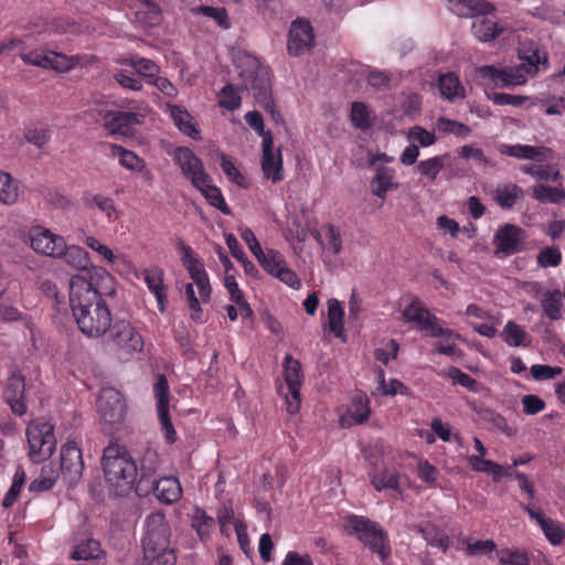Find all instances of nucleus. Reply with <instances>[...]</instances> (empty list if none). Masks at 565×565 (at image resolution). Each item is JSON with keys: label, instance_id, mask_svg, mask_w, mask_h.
<instances>
[{"label": "nucleus", "instance_id": "obj_41", "mask_svg": "<svg viewBox=\"0 0 565 565\" xmlns=\"http://www.w3.org/2000/svg\"><path fill=\"white\" fill-rule=\"evenodd\" d=\"M541 306L544 315L552 321L562 318L563 295L559 289L547 290L542 299Z\"/></svg>", "mask_w": 565, "mask_h": 565}, {"label": "nucleus", "instance_id": "obj_42", "mask_svg": "<svg viewBox=\"0 0 565 565\" xmlns=\"http://www.w3.org/2000/svg\"><path fill=\"white\" fill-rule=\"evenodd\" d=\"M532 196L543 204H559L565 201V189L563 188V184H557V186H550L540 183L533 188Z\"/></svg>", "mask_w": 565, "mask_h": 565}, {"label": "nucleus", "instance_id": "obj_23", "mask_svg": "<svg viewBox=\"0 0 565 565\" xmlns=\"http://www.w3.org/2000/svg\"><path fill=\"white\" fill-rule=\"evenodd\" d=\"M313 29L309 21L297 19L291 23L288 33V52L292 55H300L313 45Z\"/></svg>", "mask_w": 565, "mask_h": 565}, {"label": "nucleus", "instance_id": "obj_35", "mask_svg": "<svg viewBox=\"0 0 565 565\" xmlns=\"http://www.w3.org/2000/svg\"><path fill=\"white\" fill-rule=\"evenodd\" d=\"M118 63L132 67L137 74L148 78V81H152L160 73V67L154 61L138 55L122 57Z\"/></svg>", "mask_w": 565, "mask_h": 565}, {"label": "nucleus", "instance_id": "obj_43", "mask_svg": "<svg viewBox=\"0 0 565 565\" xmlns=\"http://www.w3.org/2000/svg\"><path fill=\"white\" fill-rule=\"evenodd\" d=\"M214 519L207 515L206 511L196 507L191 518V526L196 532L202 542H206L214 529Z\"/></svg>", "mask_w": 565, "mask_h": 565}, {"label": "nucleus", "instance_id": "obj_47", "mask_svg": "<svg viewBox=\"0 0 565 565\" xmlns=\"http://www.w3.org/2000/svg\"><path fill=\"white\" fill-rule=\"evenodd\" d=\"M461 544L466 546V555L472 556H489L497 552V544L493 540H477L472 541L470 537H463Z\"/></svg>", "mask_w": 565, "mask_h": 565}, {"label": "nucleus", "instance_id": "obj_27", "mask_svg": "<svg viewBox=\"0 0 565 565\" xmlns=\"http://www.w3.org/2000/svg\"><path fill=\"white\" fill-rule=\"evenodd\" d=\"M521 61L518 68H522V74L527 79L529 76H533L539 72L541 64H547V57L541 52L539 46L534 43H523L518 52Z\"/></svg>", "mask_w": 565, "mask_h": 565}, {"label": "nucleus", "instance_id": "obj_4", "mask_svg": "<svg viewBox=\"0 0 565 565\" xmlns=\"http://www.w3.org/2000/svg\"><path fill=\"white\" fill-rule=\"evenodd\" d=\"M145 525L142 565H175L177 555L169 547L171 531L166 515L153 512L146 518Z\"/></svg>", "mask_w": 565, "mask_h": 565}, {"label": "nucleus", "instance_id": "obj_48", "mask_svg": "<svg viewBox=\"0 0 565 565\" xmlns=\"http://www.w3.org/2000/svg\"><path fill=\"white\" fill-rule=\"evenodd\" d=\"M103 555H105V552L102 550L100 543L95 539H87L81 542L72 553L74 559L83 561L98 559Z\"/></svg>", "mask_w": 565, "mask_h": 565}, {"label": "nucleus", "instance_id": "obj_9", "mask_svg": "<svg viewBox=\"0 0 565 565\" xmlns=\"http://www.w3.org/2000/svg\"><path fill=\"white\" fill-rule=\"evenodd\" d=\"M108 332L110 343L121 355H132L143 349V338L128 320L115 321Z\"/></svg>", "mask_w": 565, "mask_h": 565}, {"label": "nucleus", "instance_id": "obj_2", "mask_svg": "<svg viewBox=\"0 0 565 565\" xmlns=\"http://www.w3.org/2000/svg\"><path fill=\"white\" fill-rule=\"evenodd\" d=\"M234 64L245 89L250 90L257 103L268 113L275 121L281 119L271 95L270 70L256 56L239 51L234 56Z\"/></svg>", "mask_w": 565, "mask_h": 565}, {"label": "nucleus", "instance_id": "obj_33", "mask_svg": "<svg viewBox=\"0 0 565 565\" xmlns=\"http://www.w3.org/2000/svg\"><path fill=\"white\" fill-rule=\"evenodd\" d=\"M493 198L500 207L511 210L524 199V190L515 183H507L495 189Z\"/></svg>", "mask_w": 565, "mask_h": 565}, {"label": "nucleus", "instance_id": "obj_11", "mask_svg": "<svg viewBox=\"0 0 565 565\" xmlns=\"http://www.w3.org/2000/svg\"><path fill=\"white\" fill-rule=\"evenodd\" d=\"M24 49H17L19 56L24 64L33 65L42 68H51L60 73H65L72 70L78 62V56H67L63 53H57L49 50H33L24 52Z\"/></svg>", "mask_w": 565, "mask_h": 565}, {"label": "nucleus", "instance_id": "obj_28", "mask_svg": "<svg viewBox=\"0 0 565 565\" xmlns=\"http://www.w3.org/2000/svg\"><path fill=\"white\" fill-rule=\"evenodd\" d=\"M110 154L115 158H118L119 164L125 169L141 173L142 178L147 181L152 180V172L147 168L145 160L137 156L134 151L128 150L122 146L111 143Z\"/></svg>", "mask_w": 565, "mask_h": 565}, {"label": "nucleus", "instance_id": "obj_37", "mask_svg": "<svg viewBox=\"0 0 565 565\" xmlns=\"http://www.w3.org/2000/svg\"><path fill=\"white\" fill-rule=\"evenodd\" d=\"M262 171L266 179L273 183H278L284 179L282 154L277 149L276 153L263 154L260 160Z\"/></svg>", "mask_w": 565, "mask_h": 565}, {"label": "nucleus", "instance_id": "obj_5", "mask_svg": "<svg viewBox=\"0 0 565 565\" xmlns=\"http://www.w3.org/2000/svg\"><path fill=\"white\" fill-rule=\"evenodd\" d=\"M449 9L459 17H473L471 30L473 35L481 42L494 40L503 32V28L497 22L484 17L494 11V6L486 0H446Z\"/></svg>", "mask_w": 565, "mask_h": 565}, {"label": "nucleus", "instance_id": "obj_62", "mask_svg": "<svg viewBox=\"0 0 565 565\" xmlns=\"http://www.w3.org/2000/svg\"><path fill=\"white\" fill-rule=\"evenodd\" d=\"M537 264L543 267H556L562 263V253L558 247H545L536 257Z\"/></svg>", "mask_w": 565, "mask_h": 565}, {"label": "nucleus", "instance_id": "obj_16", "mask_svg": "<svg viewBox=\"0 0 565 565\" xmlns=\"http://www.w3.org/2000/svg\"><path fill=\"white\" fill-rule=\"evenodd\" d=\"M30 247L38 254L49 257H60L64 246V237L54 234L46 227L36 225L29 230Z\"/></svg>", "mask_w": 565, "mask_h": 565}, {"label": "nucleus", "instance_id": "obj_45", "mask_svg": "<svg viewBox=\"0 0 565 565\" xmlns=\"http://www.w3.org/2000/svg\"><path fill=\"white\" fill-rule=\"evenodd\" d=\"M371 483L377 491L384 489L399 491V475L395 469L383 468L371 476Z\"/></svg>", "mask_w": 565, "mask_h": 565}, {"label": "nucleus", "instance_id": "obj_25", "mask_svg": "<svg viewBox=\"0 0 565 565\" xmlns=\"http://www.w3.org/2000/svg\"><path fill=\"white\" fill-rule=\"evenodd\" d=\"M149 494L154 497L162 503L171 504L178 501L182 495V488L177 477L153 478L149 484Z\"/></svg>", "mask_w": 565, "mask_h": 565}, {"label": "nucleus", "instance_id": "obj_24", "mask_svg": "<svg viewBox=\"0 0 565 565\" xmlns=\"http://www.w3.org/2000/svg\"><path fill=\"white\" fill-rule=\"evenodd\" d=\"M371 414L370 399L363 392L353 395L348 406L347 413L340 417V425L349 428L354 425H361L369 420Z\"/></svg>", "mask_w": 565, "mask_h": 565}, {"label": "nucleus", "instance_id": "obj_1", "mask_svg": "<svg viewBox=\"0 0 565 565\" xmlns=\"http://www.w3.org/2000/svg\"><path fill=\"white\" fill-rule=\"evenodd\" d=\"M70 306L78 329L88 338L103 337L113 324L108 305L92 282L81 275L71 279Z\"/></svg>", "mask_w": 565, "mask_h": 565}, {"label": "nucleus", "instance_id": "obj_49", "mask_svg": "<svg viewBox=\"0 0 565 565\" xmlns=\"http://www.w3.org/2000/svg\"><path fill=\"white\" fill-rule=\"evenodd\" d=\"M501 337L509 347H527L530 344V341L525 342L529 339L525 330L513 320L507 322Z\"/></svg>", "mask_w": 565, "mask_h": 565}, {"label": "nucleus", "instance_id": "obj_36", "mask_svg": "<svg viewBox=\"0 0 565 565\" xmlns=\"http://www.w3.org/2000/svg\"><path fill=\"white\" fill-rule=\"evenodd\" d=\"M58 258H63L67 265L76 270H86L90 266L88 253L77 245L67 246L65 241Z\"/></svg>", "mask_w": 565, "mask_h": 565}, {"label": "nucleus", "instance_id": "obj_53", "mask_svg": "<svg viewBox=\"0 0 565 565\" xmlns=\"http://www.w3.org/2000/svg\"><path fill=\"white\" fill-rule=\"evenodd\" d=\"M84 199H85V204L88 207H90V209L97 207L109 220L117 217L118 213L116 210L115 201L111 198L105 196L103 194H94V195H86Z\"/></svg>", "mask_w": 565, "mask_h": 565}, {"label": "nucleus", "instance_id": "obj_18", "mask_svg": "<svg viewBox=\"0 0 565 565\" xmlns=\"http://www.w3.org/2000/svg\"><path fill=\"white\" fill-rule=\"evenodd\" d=\"M173 160L193 186L202 185L207 179L209 174L201 159L190 148L178 147L174 151Z\"/></svg>", "mask_w": 565, "mask_h": 565}, {"label": "nucleus", "instance_id": "obj_54", "mask_svg": "<svg viewBox=\"0 0 565 565\" xmlns=\"http://www.w3.org/2000/svg\"><path fill=\"white\" fill-rule=\"evenodd\" d=\"M19 196L17 182L7 172L0 171V202L3 204H13Z\"/></svg>", "mask_w": 565, "mask_h": 565}, {"label": "nucleus", "instance_id": "obj_58", "mask_svg": "<svg viewBox=\"0 0 565 565\" xmlns=\"http://www.w3.org/2000/svg\"><path fill=\"white\" fill-rule=\"evenodd\" d=\"M501 565H530L529 553L520 548H503L499 557Z\"/></svg>", "mask_w": 565, "mask_h": 565}, {"label": "nucleus", "instance_id": "obj_7", "mask_svg": "<svg viewBox=\"0 0 565 565\" xmlns=\"http://www.w3.org/2000/svg\"><path fill=\"white\" fill-rule=\"evenodd\" d=\"M29 457L33 462H41L53 454L56 439L54 426L45 418H36L26 427Z\"/></svg>", "mask_w": 565, "mask_h": 565}, {"label": "nucleus", "instance_id": "obj_34", "mask_svg": "<svg viewBox=\"0 0 565 565\" xmlns=\"http://www.w3.org/2000/svg\"><path fill=\"white\" fill-rule=\"evenodd\" d=\"M394 179V169L387 167L376 168L375 177L371 181L372 193L377 198L385 200L387 192L397 188Z\"/></svg>", "mask_w": 565, "mask_h": 565}, {"label": "nucleus", "instance_id": "obj_51", "mask_svg": "<svg viewBox=\"0 0 565 565\" xmlns=\"http://www.w3.org/2000/svg\"><path fill=\"white\" fill-rule=\"evenodd\" d=\"M449 158L448 153L435 156L433 158L422 160L417 164V170L422 175L427 177L430 181H435L445 167L446 159Z\"/></svg>", "mask_w": 565, "mask_h": 565}, {"label": "nucleus", "instance_id": "obj_64", "mask_svg": "<svg viewBox=\"0 0 565 565\" xmlns=\"http://www.w3.org/2000/svg\"><path fill=\"white\" fill-rule=\"evenodd\" d=\"M424 537L427 541V544L440 548L443 552H446L449 547L450 540L445 531L433 527L431 531H425Z\"/></svg>", "mask_w": 565, "mask_h": 565}, {"label": "nucleus", "instance_id": "obj_44", "mask_svg": "<svg viewBox=\"0 0 565 565\" xmlns=\"http://www.w3.org/2000/svg\"><path fill=\"white\" fill-rule=\"evenodd\" d=\"M137 19L147 26H154L161 22L162 12L156 0H138Z\"/></svg>", "mask_w": 565, "mask_h": 565}, {"label": "nucleus", "instance_id": "obj_26", "mask_svg": "<svg viewBox=\"0 0 565 565\" xmlns=\"http://www.w3.org/2000/svg\"><path fill=\"white\" fill-rule=\"evenodd\" d=\"M142 275L149 291L157 300L159 311L163 313L168 303V286L163 280L164 271L160 267L153 266L146 268Z\"/></svg>", "mask_w": 565, "mask_h": 565}, {"label": "nucleus", "instance_id": "obj_59", "mask_svg": "<svg viewBox=\"0 0 565 565\" xmlns=\"http://www.w3.org/2000/svg\"><path fill=\"white\" fill-rule=\"evenodd\" d=\"M242 98L232 84H226L220 92L218 105L228 110H235L241 106Z\"/></svg>", "mask_w": 565, "mask_h": 565}, {"label": "nucleus", "instance_id": "obj_19", "mask_svg": "<svg viewBox=\"0 0 565 565\" xmlns=\"http://www.w3.org/2000/svg\"><path fill=\"white\" fill-rule=\"evenodd\" d=\"M100 417L109 424L121 423L126 415V403L122 394L114 387L102 390L98 399Z\"/></svg>", "mask_w": 565, "mask_h": 565}, {"label": "nucleus", "instance_id": "obj_21", "mask_svg": "<svg viewBox=\"0 0 565 565\" xmlns=\"http://www.w3.org/2000/svg\"><path fill=\"white\" fill-rule=\"evenodd\" d=\"M138 475L139 479L136 484V493L139 497L149 495V484L151 479L157 477V470L159 468L160 458L157 449L152 447H146L139 459Z\"/></svg>", "mask_w": 565, "mask_h": 565}, {"label": "nucleus", "instance_id": "obj_3", "mask_svg": "<svg viewBox=\"0 0 565 565\" xmlns=\"http://www.w3.org/2000/svg\"><path fill=\"white\" fill-rule=\"evenodd\" d=\"M102 465L106 483L117 495H127L136 490L138 466L125 447L108 445L103 451Z\"/></svg>", "mask_w": 565, "mask_h": 565}, {"label": "nucleus", "instance_id": "obj_50", "mask_svg": "<svg viewBox=\"0 0 565 565\" xmlns=\"http://www.w3.org/2000/svg\"><path fill=\"white\" fill-rule=\"evenodd\" d=\"M444 331H449L450 334H448V333L438 334L437 338H441V340L437 341L434 344L435 352H437L439 354L447 355V356H455V355H458L459 358L462 356L461 350H459L456 344V341L460 339V335L448 328H444Z\"/></svg>", "mask_w": 565, "mask_h": 565}, {"label": "nucleus", "instance_id": "obj_55", "mask_svg": "<svg viewBox=\"0 0 565 565\" xmlns=\"http://www.w3.org/2000/svg\"><path fill=\"white\" fill-rule=\"evenodd\" d=\"M350 118L353 126L361 130L370 129L372 126L369 107L362 102L352 103Z\"/></svg>", "mask_w": 565, "mask_h": 565}, {"label": "nucleus", "instance_id": "obj_52", "mask_svg": "<svg viewBox=\"0 0 565 565\" xmlns=\"http://www.w3.org/2000/svg\"><path fill=\"white\" fill-rule=\"evenodd\" d=\"M256 259L262 268L271 276L286 263L285 256L276 249H266Z\"/></svg>", "mask_w": 565, "mask_h": 565}, {"label": "nucleus", "instance_id": "obj_12", "mask_svg": "<svg viewBox=\"0 0 565 565\" xmlns=\"http://www.w3.org/2000/svg\"><path fill=\"white\" fill-rule=\"evenodd\" d=\"M178 249L181 253L182 265L199 289L201 301L209 302L212 288L204 264L199 259L192 247L186 245L182 239L178 242Z\"/></svg>", "mask_w": 565, "mask_h": 565}, {"label": "nucleus", "instance_id": "obj_40", "mask_svg": "<svg viewBox=\"0 0 565 565\" xmlns=\"http://www.w3.org/2000/svg\"><path fill=\"white\" fill-rule=\"evenodd\" d=\"M57 480H61V478L56 471V463L51 461L42 467L39 478L30 483L29 490L31 492H44L51 490Z\"/></svg>", "mask_w": 565, "mask_h": 565}, {"label": "nucleus", "instance_id": "obj_17", "mask_svg": "<svg viewBox=\"0 0 565 565\" xmlns=\"http://www.w3.org/2000/svg\"><path fill=\"white\" fill-rule=\"evenodd\" d=\"M403 318L406 322L416 323L419 331L426 332L433 338H437L438 334L448 333L444 331V328L439 324V319L431 315L430 311L418 300L412 301L403 311Z\"/></svg>", "mask_w": 565, "mask_h": 565}, {"label": "nucleus", "instance_id": "obj_60", "mask_svg": "<svg viewBox=\"0 0 565 565\" xmlns=\"http://www.w3.org/2000/svg\"><path fill=\"white\" fill-rule=\"evenodd\" d=\"M544 535L552 545H561L565 540V527L557 521L548 519L545 524L541 526Z\"/></svg>", "mask_w": 565, "mask_h": 565}, {"label": "nucleus", "instance_id": "obj_20", "mask_svg": "<svg viewBox=\"0 0 565 565\" xmlns=\"http://www.w3.org/2000/svg\"><path fill=\"white\" fill-rule=\"evenodd\" d=\"M478 74L483 79H489L499 88H510L523 85L527 79L521 73L522 68L516 66H505L498 68L494 65H483L477 68Z\"/></svg>", "mask_w": 565, "mask_h": 565}, {"label": "nucleus", "instance_id": "obj_30", "mask_svg": "<svg viewBox=\"0 0 565 565\" xmlns=\"http://www.w3.org/2000/svg\"><path fill=\"white\" fill-rule=\"evenodd\" d=\"M437 88L440 96L448 102L466 98V89L461 84L459 76L454 72L439 74L437 78Z\"/></svg>", "mask_w": 565, "mask_h": 565}, {"label": "nucleus", "instance_id": "obj_14", "mask_svg": "<svg viewBox=\"0 0 565 565\" xmlns=\"http://www.w3.org/2000/svg\"><path fill=\"white\" fill-rule=\"evenodd\" d=\"M153 394L156 397V407L158 418L161 425V430L164 440L168 444H173L177 440V431L170 418V386L166 375L160 374L153 385Z\"/></svg>", "mask_w": 565, "mask_h": 565}, {"label": "nucleus", "instance_id": "obj_13", "mask_svg": "<svg viewBox=\"0 0 565 565\" xmlns=\"http://www.w3.org/2000/svg\"><path fill=\"white\" fill-rule=\"evenodd\" d=\"M84 469L83 456L74 441H67L61 448L60 461L56 471L63 483L74 487L79 481Z\"/></svg>", "mask_w": 565, "mask_h": 565}, {"label": "nucleus", "instance_id": "obj_46", "mask_svg": "<svg viewBox=\"0 0 565 565\" xmlns=\"http://www.w3.org/2000/svg\"><path fill=\"white\" fill-rule=\"evenodd\" d=\"M191 12L193 15H204L212 19L224 30L231 28V21L224 7L198 6L193 7Z\"/></svg>", "mask_w": 565, "mask_h": 565}, {"label": "nucleus", "instance_id": "obj_6", "mask_svg": "<svg viewBox=\"0 0 565 565\" xmlns=\"http://www.w3.org/2000/svg\"><path fill=\"white\" fill-rule=\"evenodd\" d=\"M347 527L350 534H355L358 540L383 562L391 556L388 534L379 522L363 515L350 514L347 518Z\"/></svg>", "mask_w": 565, "mask_h": 565}, {"label": "nucleus", "instance_id": "obj_63", "mask_svg": "<svg viewBox=\"0 0 565 565\" xmlns=\"http://www.w3.org/2000/svg\"><path fill=\"white\" fill-rule=\"evenodd\" d=\"M447 376L452 380L454 384H459L473 393L478 392V382L460 369L450 366L447 371Z\"/></svg>", "mask_w": 565, "mask_h": 565}, {"label": "nucleus", "instance_id": "obj_32", "mask_svg": "<svg viewBox=\"0 0 565 565\" xmlns=\"http://www.w3.org/2000/svg\"><path fill=\"white\" fill-rule=\"evenodd\" d=\"M520 170L539 181H552L559 185L564 181L557 164H522Z\"/></svg>", "mask_w": 565, "mask_h": 565}, {"label": "nucleus", "instance_id": "obj_8", "mask_svg": "<svg viewBox=\"0 0 565 565\" xmlns=\"http://www.w3.org/2000/svg\"><path fill=\"white\" fill-rule=\"evenodd\" d=\"M128 110H109L103 116L104 126L109 134H119L127 136L131 129L141 125L148 114V106L146 103L129 102L127 105Z\"/></svg>", "mask_w": 565, "mask_h": 565}, {"label": "nucleus", "instance_id": "obj_15", "mask_svg": "<svg viewBox=\"0 0 565 565\" xmlns=\"http://www.w3.org/2000/svg\"><path fill=\"white\" fill-rule=\"evenodd\" d=\"M525 239L526 233L522 227L510 223L504 224L493 236L494 254L504 256L516 254L523 249Z\"/></svg>", "mask_w": 565, "mask_h": 565}, {"label": "nucleus", "instance_id": "obj_56", "mask_svg": "<svg viewBox=\"0 0 565 565\" xmlns=\"http://www.w3.org/2000/svg\"><path fill=\"white\" fill-rule=\"evenodd\" d=\"M25 478L26 476L24 469L21 466H19L13 476L12 483L3 498L2 505L4 508H10L14 504L24 486Z\"/></svg>", "mask_w": 565, "mask_h": 565}, {"label": "nucleus", "instance_id": "obj_39", "mask_svg": "<svg viewBox=\"0 0 565 565\" xmlns=\"http://www.w3.org/2000/svg\"><path fill=\"white\" fill-rule=\"evenodd\" d=\"M194 188L198 189L203 194V196L212 206L220 210L224 215L232 214V211L230 206L226 204L221 190L216 185L212 184V179L210 175L203 182L202 185Z\"/></svg>", "mask_w": 565, "mask_h": 565}, {"label": "nucleus", "instance_id": "obj_31", "mask_svg": "<svg viewBox=\"0 0 565 565\" xmlns=\"http://www.w3.org/2000/svg\"><path fill=\"white\" fill-rule=\"evenodd\" d=\"M545 147H535L530 145H508V143H500L498 146V151L501 154L513 157L516 159H523V160H532L535 162H542L545 159Z\"/></svg>", "mask_w": 565, "mask_h": 565}, {"label": "nucleus", "instance_id": "obj_22", "mask_svg": "<svg viewBox=\"0 0 565 565\" xmlns=\"http://www.w3.org/2000/svg\"><path fill=\"white\" fill-rule=\"evenodd\" d=\"M24 393V376L19 371L14 370L7 380L3 390V398L9 404L11 411L18 416H23L28 411Z\"/></svg>", "mask_w": 565, "mask_h": 565}, {"label": "nucleus", "instance_id": "obj_61", "mask_svg": "<svg viewBox=\"0 0 565 565\" xmlns=\"http://www.w3.org/2000/svg\"><path fill=\"white\" fill-rule=\"evenodd\" d=\"M379 377H380V390L382 392L383 395H390V396H394L396 394H401V395H409V390L406 385H404V383H402L399 380H396V379H393L391 380L388 383L385 382V374H384V371L381 370L380 371V374H379Z\"/></svg>", "mask_w": 565, "mask_h": 565}, {"label": "nucleus", "instance_id": "obj_10", "mask_svg": "<svg viewBox=\"0 0 565 565\" xmlns=\"http://www.w3.org/2000/svg\"><path fill=\"white\" fill-rule=\"evenodd\" d=\"M282 366L286 387L281 386L278 391L286 398L287 412L296 414L301 404L300 390L303 381L301 364L291 354H286Z\"/></svg>", "mask_w": 565, "mask_h": 565}, {"label": "nucleus", "instance_id": "obj_29", "mask_svg": "<svg viewBox=\"0 0 565 565\" xmlns=\"http://www.w3.org/2000/svg\"><path fill=\"white\" fill-rule=\"evenodd\" d=\"M167 108L169 109L174 125L182 134L191 137L193 140L202 139L201 130L198 128L191 114L184 107L168 103Z\"/></svg>", "mask_w": 565, "mask_h": 565}, {"label": "nucleus", "instance_id": "obj_38", "mask_svg": "<svg viewBox=\"0 0 565 565\" xmlns=\"http://www.w3.org/2000/svg\"><path fill=\"white\" fill-rule=\"evenodd\" d=\"M344 308L342 303L331 298L328 300V328L337 338L345 341L344 328Z\"/></svg>", "mask_w": 565, "mask_h": 565}, {"label": "nucleus", "instance_id": "obj_57", "mask_svg": "<svg viewBox=\"0 0 565 565\" xmlns=\"http://www.w3.org/2000/svg\"><path fill=\"white\" fill-rule=\"evenodd\" d=\"M437 128L444 134H452L462 138L470 136L472 131L468 125L446 117L437 119Z\"/></svg>", "mask_w": 565, "mask_h": 565}]
</instances>
